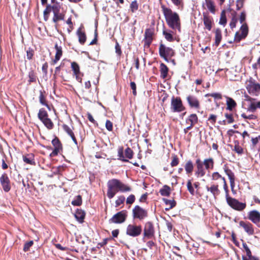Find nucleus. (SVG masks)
Listing matches in <instances>:
<instances>
[{
  "instance_id": "obj_1",
  "label": "nucleus",
  "mask_w": 260,
  "mask_h": 260,
  "mask_svg": "<svg viewBox=\"0 0 260 260\" xmlns=\"http://www.w3.org/2000/svg\"><path fill=\"white\" fill-rule=\"evenodd\" d=\"M161 8L166 21L169 27L174 30L181 32V22L179 15L165 5H161Z\"/></svg>"
},
{
  "instance_id": "obj_2",
  "label": "nucleus",
  "mask_w": 260,
  "mask_h": 260,
  "mask_svg": "<svg viewBox=\"0 0 260 260\" xmlns=\"http://www.w3.org/2000/svg\"><path fill=\"white\" fill-rule=\"evenodd\" d=\"M159 54L160 56L166 61L169 62V58L174 56L175 52L172 48L167 47L161 43L159 47Z\"/></svg>"
},
{
  "instance_id": "obj_3",
  "label": "nucleus",
  "mask_w": 260,
  "mask_h": 260,
  "mask_svg": "<svg viewBox=\"0 0 260 260\" xmlns=\"http://www.w3.org/2000/svg\"><path fill=\"white\" fill-rule=\"evenodd\" d=\"M246 87L249 94L255 96L260 94V84L254 80H250L247 81Z\"/></svg>"
},
{
  "instance_id": "obj_4",
  "label": "nucleus",
  "mask_w": 260,
  "mask_h": 260,
  "mask_svg": "<svg viewBox=\"0 0 260 260\" xmlns=\"http://www.w3.org/2000/svg\"><path fill=\"white\" fill-rule=\"evenodd\" d=\"M226 201L230 207L238 211H243L246 207L245 203L240 202L238 200L232 197L227 198Z\"/></svg>"
},
{
  "instance_id": "obj_5",
  "label": "nucleus",
  "mask_w": 260,
  "mask_h": 260,
  "mask_svg": "<svg viewBox=\"0 0 260 260\" xmlns=\"http://www.w3.org/2000/svg\"><path fill=\"white\" fill-rule=\"evenodd\" d=\"M142 231V229L141 225L129 224L126 228V234L131 237H136L141 235Z\"/></svg>"
},
{
  "instance_id": "obj_6",
  "label": "nucleus",
  "mask_w": 260,
  "mask_h": 260,
  "mask_svg": "<svg viewBox=\"0 0 260 260\" xmlns=\"http://www.w3.org/2000/svg\"><path fill=\"white\" fill-rule=\"evenodd\" d=\"M108 190L107 197L109 199L113 198L116 193L118 191V186L116 182V179L110 180L107 183Z\"/></svg>"
},
{
  "instance_id": "obj_7",
  "label": "nucleus",
  "mask_w": 260,
  "mask_h": 260,
  "mask_svg": "<svg viewBox=\"0 0 260 260\" xmlns=\"http://www.w3.org/2000/svg\"><path fill=\"white\" fill-rule=\"evenodd\" d=\"M127 216L126 211L122 210L114 215L109 221L110 223H122L125 221Z\"/></svg>"
},
{
  "instance_id": "obj_8",
  "label": "nucleus",
  "mask_w": 260,
  "mask_h": 260,
  "mask_svg": "<svg viewBox=\"0 0 260 260\" xmlns=\"http://www.w3.org/2000/svg\"><path fill=\"white\" fill-rule=\"evenodd\" d=\"M147 210L141 208L138 205L136 206L133 209V216L134 219L137 218L142 220L147 217Z\"/></svg>"
},
{
  "instance_id": "obj_9",
  "label": "nucleus",
  "mask_w": 260,
  "mask_h": 260,
  "mask_svg": "<svg viewBox=\"0 0 260 260\" xmlns=\"http://www.w3.org/2000/svg\"><path fill=\"white\" fill-rule=\"evenodd\" d=\"M248 28L246 23H243L240 27L239 31L236 32L234 40L236 42H239L241 40L245 39L248 35Z\"/></svg>"
},
{
  "instance_id": "obj_10",
  "label": "nucleus",
  "mask_w": 260,
  "mask_h": 260,
  "mask_svg": "<svg viewBox=\"0 0 260 260\" xmlns=\"http://www.w3.org/2000/svg\"><path fill=\"white\" fill-rule=\"evenodd\" d=\"M171 109L174 112H180L185 109L179 98L173 97L171 100Z\"/></svg>"
},
{
  "instance_id": "obj_11",
  "label": "nucleus",
  "mask_w": 260,
  "mask_h": 260,
  "mask_svg": "<svg viewBox=\"0 0 260 260\" xmlns=\"http://www.w3.org/2000/svg\"><path fill=\"white\" fill-rule=\"evenodd\" d=\"M246 97L247 98V100L249 102L247 107V111L251 113L255 112L257 109L260 111V101H257L256 99L252 98L248 95Z\"/></svg>"
},
{
  "instance_id": "obj_12",
  "label": "nucleus",
  "mask_w": 260,
  "mask_h": 260,
  "mask_svg": "<svg viewBox=\"0 0 260 260\" xmlns=\"http://www.w3.org/2000/svg\"><path fill=\"white\" fill-rule=\"evenodd\" d=\"M155 233L153 223L150 221L147 222L144 225V236L148 239L154 236Z\"/></svg>"
},
{
  "instance_id": "obj_13",
  "label": "nucleus",
  "mask_w": 260,
  "mask_h": 260,
  "mask_svg": "<svg viewBox=\"0 0 260 260\" xmlns=\"http://www.w3.org/2000/svg\"><path fill=\"white\" fill-rule=\"evenodd\" d=\"M0 183L4 191L8 192L11 189L10 181L6 173L3 174L0 177Z\"/></svg>"
},
{
  "instance_id": "obj_14",
  "label": "nucleus",
  "mask_w": 260,
  "mask_h": 260,
  "mask_svg": "<svg viewBox=\"0 0 260 260\" xmlns=\"http://www.w3.org/2000/svg\"><path fill=\"white\" fill-rule=\"evenodd\" d=\"M248 218L253 223L260 226V212L257 210L250 211L248 213Z\"/></svg>"
},
{
  "instance_id": "obj_15",
  "label": "nucleus",
  "mask_w": 260,
  "mask_h": 260,
  "mask_svg": "<svg viewBox=\"0 0 260 260\" xmlns=\"http://www.w3.org/2000/svg\"><path fill=\"white\" fill-rule=\"evenodd\" d=\"M196 170L195 175L197 177H202L205 176L206 171L204 168L203 162L198 158L196 160Z\"/></svg>"
},
{
  "instance_id": "obj_16",
  "label": "nucleus",
  "mask_w": 260,
  "mask_h": 260,
  "mask_svg": "<svg viewBox=\"0 0 260 260\" xmlns=\"http://www.w3.org/2000/svg\"><path fill=\"white\" fill-rule=\"evenodd\" d=\"M198 117L196 114H192L190 115L189 117L186 119V122L189 123L190 122V126H187L184 129V132L186 134L188 130L190 129L194 124L198 122Z\"/></svg>"
},
{
  "instance_id": "obj_17",
  "label": "nucleus",
  "mask_w": 260,
  "mask_h": 260,
  "mask_svg": "<svg viewBox=\"0 0 260 260\" xmlns=\"http://www.w3.org/2000/svg\"><path fill=\"white\" fill-rule=\"evenodd\" d=\"M239 225L244 229L245 232L249 235H252L254 234V231L253 225L250 222H246L243 221H241L239 222Z\"/></svg>"
},
{
  "instance_id": "obj_18",
  "label": "nucleus",
  "mask_w": 260,
  "mask_h": 260,
  "mask_svg": "<svg viewBox=\"0 0 260 260\" xmlns=\"http://www.w3.org/2000/svg\"><path fill=\"white\" fill-rule=\"evenodd\" d=\"M153 33L149 29H147L145 31V38L143 40L145 47L148 48L153 40Z\"/></svg>"
},
{
  "instance_id": "obj_19",
  "label": "nucleus",
  "mask_w": 260,
  "mask_h": 260,
  "mask_svg": "<svg viewBox=\"0 0 260 260\" xmlns=\"http://www.w3.org/2000/svg\"><path fill=\"white\" fill-rule=\"evenodd\" d=\"M187 101L191 108L198 109L200 107V103L197 98L194 95H189L187 97Z\"/></svg>"
},
{
  "instance_id": "obj_20",
  "label": "nucleus",
  "mask_w": 260,
  "mask_h": 260,
  "mask_svg": "<svg viewBox=\"0 0 260 260\" xmlns=\"http://www.w3.org/2000/svg\"><path fill=\"white\" fill-rule=\"evenodd\" d=\"M224 171L226 175L228 176L230 182V185L232 190L235 186V175L234 173L230 170L228 167H224Z\"/></svg>"
},
{
  "instance_id": "obj_21",
  "label": "nucleus",
  "mask_w": 260,
  "mask_h": 260,
  "mask_svg": "<svg viewBox=\"0 0 260 260\" xmlns=\"http://www.w3.org/2000/svg\"><path fill=\"white\" fill-rule=\"evenodd\" d=\"M206 189L208 191L210 192V193L213 196L215 199L220 193V191L218 188V185L217 184H213L211 185L210 187L207 186Z\"/></svg>"
},
{
  "instance_id": "obj_22",
  "label": "nucleus",
  "mask_w": 260,
  "mask_h": 260,
  "mask_svg": "<svg viewBox=\"0 0 260 260\" xmlns=\"http://www.w3.org/2000/svg\"><path fill=\"white\" fill-rule=\"evenodd\" d=\"M116 182L117 184V187L118 191L121 192H127L132 190V188L129 186L123 183L120 180L116 179Z\"/></svg>"
},
{
  "instance_id": "obj_23",
  "label": "nucleus",
  "mask_w": 260,
  "mask_h": 260,
  "mask_svg": "<svg viewBox=\"0 0 260 260\" xmlns=\"http://www.w3.org/2000/svg\"><path fill=\"white\" fill-rule=\"evenodd\" d=\"M203 21L205 28L208 30H211L212 25V18L207 15H204Z\"/></svg>"
},
{
  "instance_id": "obj_24",
  "label": "nucleus",
  "mask_w": 260,
  "mask_h": 260,
  "mask_svg": "<svg viewBox=\"0 0 260 260\" xmlns=\"http://www.w3.org/2000/svg\"><path fill=\"white\" fill-rule=\"evenodd\" d=\"M55 49L56 50V53L55 59L53 60V64H55L60 59L62 54L61 47L58 46L57 44L55 45Z\"/></svg>"
},
{
  "instance_id": "obj_25",
  "label": "nucleus",
  "mask_w": 260,
  "mask_h": 260,
  "mask_svg": "<svg viewBox=\"0 0 260 260\" xmlns=\"http://www.w3.org/2000/svg\"><path fill=\"white\" fill-rule=\"evenodd\" d=\"M52 144L55 148L53 151V153L57 154L59 150L61 149V144L59 139L57 138H55L52 140Z\"/></svg>"
},
{
  "instance_id": "obj_26",
  "label": "nucleus",
  "mask_w": 260,
  "mask_h": 260,
  "mask_svg": "<svg viewBox=\"0 0 260 260\" xmlns=\"http://www.w3.org/2000/svg\"><path fill=\"white\" fill-rule=\"evenodd\" d=\"M226 99V109L232 111L237 105L236 102L231 98L225 96Z\"/></svg>"
},
{
  "instance_id": "obj_27",
  "label": "nucleus",
  "mask_w": 260,
  "mask_h": 260,
  "mask_svg": "<svg viewBox=\"0 0 260 260\" xmlns=\"http://www.w3.org/2000/svg\"><path fill=\"white\" fill-rule=\"evenodd\" d=\"M206 170L212 169L214 167V160L212 158L205 159L203 162Z\"/></svg>"
},
{
  "instance_id": "obj_28",
  "label": "nucleus",
  "mask_w": 260,
  "mask_h": 260,
  "mask_svg": "<svg viewBox=\"0 0 260 260\" xmlns=\"http://www.w3.org/2000/svg\"><path fill=\"white\" fill-rule=\"evenodd\" d=\"M168 71L169 69L167 66L164 63H161L160 64V77L165 79L167 77Z\"/></svg>"
},
{
  "instance_id": "obj_29",
  "label": "nucleus",
  "mask_w": 260,
  "mask_h": 260,
  "mask_svg": "<svg viewBox=\"0 0 260 260\" xmlns=\"http://www.w3.org/2000/svg\"><path fill=\"white\" fill-rule=\"evenodd\" d=\"M46 7H49L48 10H49V11L51 12V11H52L53 13H56L57 12L61 11V5L59 4V3H56L54 4H53L52 6L50 5H47Z\"/></svg>"
},
{
  "instance_id": "obj_30",
  "label": "nucleus",
  "mask_w": 260,
  "mask_h": 260,
  "mask_svg": "<svg viewBox=\"0 0 260 260\" xmlns=\"http://www.w3.org/2000/svg\"><path fill=\"white\" fill-rule=\"evenodd\" d=\"M172 33V31L166 29L165 28H164L162 30L163 35L165 39L169 42H172L174 40Z\"/></svg>"
},
{
  "instance_id": "obj_31",
  "label": "nucleus",
  "mask_w": 260,
  "mask_h": 260,
  "mask_svg": "<svg viewBox=\"0 0 260 260\" xmlns=\"http://www.w3.org/2000/svg\"><path fill=\"white\" fill-rule=\"evenodd\" d=\"M64 14L61 11L53 13V21L57 23L59 20H63L64 19Z\"/></svg>"
},
{
  "instance_id": "obj_32",
  "label": "nucleus",
  "mask_w": 260,
  "mask_h": 260,
  "mask_svg": "<svg viewBox=\"0 0 260 260\" xmlns=\"http://www.w3.org/2000/svg\"><path fill=\"white\" fill-rule=\"evenodd\" d=\"M205 5L208 10L212 14L215 12V7L212 0H205Z\"/></svg>"
},
{
  "instance_id": "obj_33",
  "label": "nucleus",
  "mask_w": 260,
  "mask_h": 260,
  "mask_svg": "<svg viewBox=\"0 0 260 260\" xmlns=\"http://www.w3.org/2000/svg\"><path fill=\"white\" fill-rule=\"evenodd\" d=\"M85 214L84 212L81 210H77L75 214V216L76 219L82 223L85 218Z\"/></svg>"
},
{
  "instance_id": "obj_34",
  "label": "nucleus",
  "mask_w": 260,
  "mask_h": 260,
  "mask_svg": "<svg viewBox=\"0 0 260 260\" xmlns=\"http://www.w3.org/2000/svg\"><path fill=\"white\" fill-rule=\"evenodd\" d=\"M215 45L216 46H218L222 39L221 31L219 28H217L215 32Z\"/></svg>"
},
{
  "instance_id": "obj_35",
  "label": "nucleus",
  "mask_w": 260,
  "mask_h": 260,
  "mask_svg": "<svg viewBox=\"0 0 260 260\" xmlns=\"http://www.w3.org/2000/svg\"><path fill=\"white\" fill-rule=\"evenodd\" d=\"M38 116L41 121L48 118V113L44 108H41L39 110Z\"/></svg>"
},
{
  "instance_id": "obj_36",
  "label": "nucleus",
  "mask_w": 260,
  "mask_h": 260,
  "mask_svg": "<svg viewBox=\"0 0 260 260\" xmlns=\"http://www.w3.org/2000/svg\"><path fill=\"white\" fill-rule=\"evenodd\" d=\"M184 168L187 174H191L193 170V165L191 160H188L184 166Z\"/></svg>"
},
{
  "instance_id": "obj_37",
  "label": "nucleus",
  "mask_w": 260,
  "mask_h": 260,
  "mask_svg": "<svg viewBox=\"0 0 260 260\" xmlns=\"http://www.w3.org/2000/svg\"><path fill=\"white\" fill-rule=\"evenodd\" d=\"M45 92L42 91V90L40 91V95H39V102L43 106H45L48 108V109L50 110V108L49 106L47 104L46 97L44 94Z\"/></svg>"
},
{
  "instance_id": "obj_38",
  "label": "nucleus",
  "mask_w": 260,
  "mask_h": 260,
  "mask_svg": "<svg viewBox=\"0 0 260 260\" xmlns=\"http://www.w3.org/2000/svg\"><path fill=\"white\" fill-rule=\"evenodd\" d=\"M77 34L78 36L79 41L80 43L81 44H83L85 42L86 40L85 34L84 32L82 31L80 28H79L77 30Z\"/></svg>"
},
{
  "instance_id": "obj_39",
  "label": "nucleus",
  "mask_w": 260,
  "mask_h": 260,
  "mask_svg": "<svg viewBox=\"0 0 260 260\" xmlns=\"http://www.w3.org/2000/svg\"><path fill=\"white\" fill-rule=\"evenodd\" d=\"M170 187L169 186L165 185L163 186V187L161 189H160L159 192L160 194L162 196L168 197L170 194Z\"/></svg>"
},
{
  "instance_id": "obj_40",
  "label": "nucleus",
  "mask_w": 260,
  "mask_h": 260,
  "mask_svg": "<svg viewBox=\"0 0 260 260\" xmlns=\"http://www.w3.org/2000/svg\"><path fill=\"white\" fill-rule=\"evenodd\" d=\"M82 197L80 195L77 196L72 201V204L74 206H80L82 204Z\"/></svg>"
},
{
  "instance_id": "obj_41",
  "label": "nucleus",
  "mask_w": 260,
  "mask_h": 260,
  "mask_svg": "<svg viewBox=\"0 0 260 260\" xmlns=\"http://www.w3.org/2000/svg\"><path fill=\"white\" fill-rule=\"evenodd\" d=\"M23 161L26 164L32 165L35 163L33 156L31 154L23 156Z\"/></svg>"
},
{
  "instance_id": "obj_42",
  "label": "nucleus",
  "mask_w": 260,
  "mask_h": 260,
  "mask_svg": "<svg viewBox=\"0 0 260 260\" xmlns=\"http://www.w3.org/2000/svg\"><path fill=\"white\" fill-rule=\"evenodd\" d=\"M118 159L124 161V162H127L128 160L124 158V156L123 154V148L121 147L119 148L118 150Z\"/></svg>"
},
{
  "instance_id": "obj_43",
  "label": "nucleus",
  "mask_w": 260,
  "mask_h": 260,
  "mask_svg": "<svg viewBox=\"0 0 260 260\" xmlns=\"http://www.w3.org/2000/svg\"><path fill=\"white\" fill-rule=\"evenodd\" d=\"M42 122L47 128L49 129L53 128L54 124L50 118H48Z\"/></svg>"
},
{
  "instance_id": "obj_44",
  "label": "nucleus",
  "mask_w": 260,
  "mask_h": 260,
  "mask_svg": "<svg viewBox=\"0 0 260 260\" xmlns=\"http://www.w3.org/2000/svg\"><path fill=\"white\" fill-rule=\"evenodd\" d=\"M172 3L177 7L178 9L182 10L183 8V0H171Z\"/></svg>"
},
{
  "instance_id": "obj_45",
  "label": "nucleus",
  "mask_w": 260,
  "mask_h": 260,
  "mask_svg": "<svg viewBox=\"0 0 260 260\" xmlns=\"http://www.w3.org/2000/svg\"><path fill=\"white\" fill-rule=\"evenodd\" d=\"M71 68L73 71L74 74L80 73L79 66L76 62H73L71 63Z\"/></svg>"
},
{
  "instance_id": "obj_46",
  "label": "nucleus",
  "mask_w": 260,
  "mask_h": 260,
  "mask_svg": "<svg viewBox=\"0 0 260 260\" xmlns=\"http://www.w3.org/2000/svg\"><path fill=\"white\" fill-rule=\"evenodd\" d=\"M164 201L167 205L170 206L169 208L166 209V210H169L176 206V202L174 200H170L164 199Z\"/></svg>"
},
{
  "instance_id": "obj_47",
  "label": "nucleus",
  "mask_w": 260,
  "mask_h": 260,
  "mask_svg": "<svg viewBox=\"0 0 260 260\" xmlns=\"http://www.w3.org/2000/svg\"><path fill=\"white\" fill-rule=\"evenodd\" d=\"M211 177L212 180L213 181H216L219 179H221L223 181V179H225L224 177H222V176L217 172L213 173L212 174Z\"/></svg>"
},
{
  "instance_id": "obj_48",
  "label": "nucleus",
  "mask_w": 260,
  "mask_h": 260,
  "mask_svg": "<svg viewBox=\"0 0 260 260\" xmlns=\"http://www.w3.org/2000/svg\"><path fill=\"white\" fill-rule=\"evenodd\" d=\"M138 7L139 5L137 1H133L130 5V9L133 13L136 12L138 9Z\"/></svg>"
},
{
  "instance_id": "obj_49",
  "label": "nucleus",
  "mask_w": 260,
  "mask_h": 260,
  "mask_svg": "<svg viewBox=\"0 0 260 260\" xmlns=\"http://www.w3.org/2000/svg\"><path fill=\"white\" fill-rule=\"evenodd\" d=\"M219 23L223 26H225L226 24V18L224 11H222L221 13Z\"/></svg>"
},
{
  "instance_id": "obj_50",
  "label": "nucleus",
  "mask_w": 260,
  "mask_h": 260,
  "mask_svg": "<svg viewBox=\"0 0 260 260\" xmlns=\"http://www.w3.org/2000/svg\"><path fill=\"white\" fill-rule=\"evenodd\" d=\"M124 153L126 158L128 159L132 158L133 156V152L130 148H126L124 151Z\"/></svg>"
},
{
  "instance_id": "obj_51",
  "label": "nucleus",
  "mask_w": 260,
  "mask_h": 260,
  "mask_svg": "<svg viewBox=\"0 0 260 260\" xmlns=\"http://www.w3.org/2000/svg\"><path fill=\"white\" fill-rule=\"evenodd\" d=\"M28 77L29 80L28 82L30 83L31 82H36V76L33 71H30L28 73Z\"/></svg>"
},
{
  "instance_id": "obj_52",
  "label": "nucleus",
  "mask_w": 260,
  "mask_h": 260,
  "mask_svg": "<svg viewBox=\"0 0 260 260\" xmlns=\"http://www.w3.org/2000/svg\"><path fill=\"white\" fill-rule=\"evenodd\" d=\"M206 96H211L214 98L215 100H221L222 99V95L220 93H208Z\"/></svg>"
},
{
  "instance_id": "obj_53",
  "label": "nucleus",
  "mask_w": 260,
  "mask_h": 260,
  "mask_svg": "<svg viewBox=\"0 0 260 260\" xmlns=\"http://www.w3.org/2000/svg\"><path fill=\"white\" fill-rule=\"evenodd\" d=\"M187 188L188 191L190 192V193L191 194H192V195L194 194V190L192 185L191 181L190 180H188V181H187Z\"/></svg>"
},
{
  "instance_id": "obj_54",
  "label": "nucleus",
  "mask_w": 260,
  "mask_h": 260,
  "mask_svg": "<svg viewBox=\"0 0 260 260\" xmlns=\"http://www.w3.org/2000/svg\"><path fill=\"white\" fill-rule=\"evenodd\" d=\"M125 200V197L123 196H120L118 197L117 200L115 202L116 207H118L123 204Z\"/></svg>"
},
{
  "instance_id": "obj_55",
  "label": "nucleus",
  "mask_w": 260,
  "mask_h": 260,
  "mask_svg": "<svg viewBox=\"0 0 260 260\" xmlns=\"http://www.w3.org/2000/svg\"><path fill=\"white\" fill-rule=\"evenodd\" d=\"M241 116L245 119L255 120L257 118L256 116L253 114L247 115L246 114L243 113L241 114Z\"/></svg>"
},
{
  "instance_id": "obj_56",
  "label": "nucleus",
  "mask_w": 260,
  "mask_h": 260,
  "mask_svg": "<svg viewBox=\"0 0 260 260\" xmlns=\"http://www.w3.org/2000/svg\"><path fill=\"white\" fill-rule=\"evenodd\" d=\"M242 245H243V247L246 252L247 257H248L249 256H251L252 255L250 249L248 248L247 244H246V243L243 242Z\"/></svg>"
},
{
  "instance_id": "obj_57",
  "label": "nucleus",
  "mask_w": 260,
  "mask_h": 260,
  "mask_svg": "<svg viewBox=\"0 0 260 260\" xmlns=\"http://www.w3.org/2000/svg\"><path fill=\"white\" fill-rule=\"evenodd\" d=\"M223 189L226 193L225 198H226V200L227 198H230L231 197H230L229 196L228 186L225 179H223Z\"/></svg>"
},
{
  "instance_id": "obj_58",
  "label": "nucleus",
  "mask_w": 260,
  "mask_h": 260,
  "mask_svg": "<svg viewBox=\"0 0 260 260\" xmlns=\"http://www.w3.org/2000/svg\"><path fill=\"white\" fill-rule=\"evenodd\" d=\"M62 127L63 130L70 136L71 135H73L74 134L73 132L72 131V129L67 125L63 124L62 125Z\"/></svg>"
},
{
  "instance_id": "obj_59",
  "label": "nucleus",
  "mask_w": 260,
  "mask_h": 260,
  "mask_svg": "<svg viewBox=\"0 0 260 260\" xmlns=\"http://www.w3.org/2000/svg\"><path fill=\"white\" fill-rule=\"evenodd\" d=\"M237 22V18L236 15L233 16L231 21L230 23V26L232 29L235 28L236 26V23Z\"/></svg>"
},
{
  "instance_id": "obj_60",
  "label": "nucleus",
  "mask_w": 260,
  "mask_h": 260,
  "mask_svg": "<svg viewBox=\"0 0 260 260\" xmlns=\"http://www.w3.org/2000/svg\"><path fill=\"white\" fill-rule=\"evenodd\" d=\"M135 201V197L134 194H131L129 196L126 200L127 204H132Z\"/></svg>"
},
{
  "instance_id": "obj_61",
  "label": "nucleus",
  "mask_w": 260,
  "mask_h": 260,
  "mask_svg": "<svg viewBox=\"0 0 260 260\" xmlns=\"http://www.w3.org/2000/svg\"><path fill=\"white\" fill-rule=\"evenodd\" d=\"M34 55V51L31 48H28L26 51V57L29 60L31 59Z\"/></svg>"
},
{
  "instance_id": "obj_62",
  "label": "nucleus",
  "mask_w": 260,
  "mask_h": 260,
  "mask_svg": "<svg viewBox=\"0 0 260 260\" xmlns=\"http://www.w3.org/2000/svg\"><path fill=\"white\" fill-rule=\"evenodd\" d=\"M238 154H241L243 153V148L240 146L238 144H236L234 147V149Z\"/></svg>"
},
{
  "instance_id": "obj_63",
  "label": "nucleus",
  "mask_w": 260,
  "mask_h": 260,
  "mask_svg": "<svg viewBox=\"0 0 260 260\" xmlns=\"http://www.w3.org/2000/svg\"><path fill=\"white\" fill-rule=\"evenodd\" d=\"M106 127L109 131H112L113 129V123L109 120H106Z\"/></svg>"
},
{
  "instance_id": "obj_64",
  "label": "nucleus",
  "mask_w": 260,
  "mask_h": 260,
  "mask_svg": "<svg viewBox=\"0 0 260 260\" xmlns=\"http://www.w3.org/2000/svg\"><path fill=\"white\" fill-rule=\"evenodd\" d=\"M32 244H33L32 241H30L29 242L26 243L24 245L23 250L24 251H27L29 250V248L32 245Z\"/></svg>"
}]
</instances>
